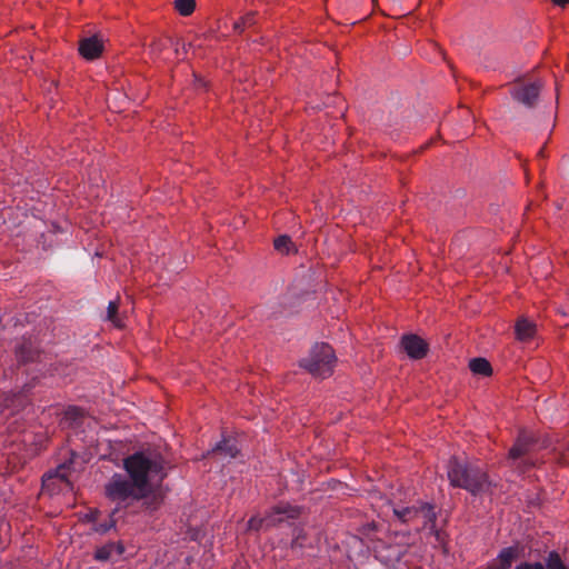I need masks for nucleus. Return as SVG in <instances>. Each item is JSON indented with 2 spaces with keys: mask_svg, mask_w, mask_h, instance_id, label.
Segmentation results:
<instances>
[{
  "mask_svg": "<svg viewBox=\"0 0 569 569\" xmlns=\"http://www.w3.org/2000/svg\"><path fill=\"white\" fill-rule=\"evenodd\" d=\"M130 477L116 475L106 487L107 496L114 501L139 500L153 495L162 481V460L153 452H136L124 459Z\"/></svg>",
  "mask_w": 569,
  "mask_h": 569,
  "instance_id": "f257e3e1",
  "label": "nucleus"
},
{
  "mask_svg": "<svg viewBox=\"0 0 569 569\" xmlns=\"http://www.w3.org/2000/svg\"><path fill=\"white\" fill-rule=\"evenodd\" d=\"M448 478L453 486L465 488L473 495L482 492L488 486L487 477L480 469L467 467L456 459L449 463Z\"/></svg>",
  "mask_w": 569,
  "mask_h": 569,
  "instance_id": "f03ea898",
  "label": "nucleus"
},
{
  "mask_svg": "<svg viewBox=\"0 0 569 569\" xmlns=\"http://www.w3.org/2000/svg\"><path fill=\"white\" fill-rule=\"evenodd\" d=\"M336 357L332 348L326 343H318L310 350L308 357L300 361V366L318 378H326L333 371Z\"/></svg>",
  "mask_w": 569,
  "mask_h": 569,
  "instance_id": "7ed1b4c3",
  "label": "nucleus"
},
{
  "mask_svg": "<svg viewBox=\"0 0 569 569\" xmlns=\"http://www.w3.org/2000/svg\"><path fill=\"white\" fill-rule=\"evenodd\" d=\"M76 456L72 457L69 465H60L56 470L49 471L42 479L43 490L49 493H53L56 491V487L58 490H62L70 485V470L71 466L76 465Z\"/></svg>",
  "mask_w": 569,
  "mask_h": 569,
  "instance_id": "20e7f679",
  "label": "nucleus"
},
{
  "mask_svg": "<svg viewBox=\"0 0 569 569\" xmlns=\"http://www.w3.org/2000/svg\"><path fill=\"white\" fill-rule=\"evenodd\" d=\"M298 513V509L288 505L278 506L264 518L252 517L248 521V528L251 530H259L263 527L273 526L282 521L284 518H293Z\"/></svg>",
  "mask_w": 569,
  "mask_h": 569,
  "instance_id": "39448f33",
  "label": "nucleus"
},
{
  "mask_svg": "<svg viewBox=\"0 0 569 569\" xmlns=\"http://www.w3.org/2000/svg\"><path fill=\"white\" fill-rule=\"evenodd\" d=\"M393 515L402 522H408L413 519H421L425 523L432 522L435 518L433 509L429 505H421L420 508L411 507H397L388 503Z\"/></svg>",
  "mask_w": 569,
  "mask_h": 569,
  "instance_id": "423d86ee",
  "label": "nucleus"
},
{
  "mask_svg": "<svg viewBox=\"0 0 569 569\" xmlns=\"http://www.w3.org/2000/svg\"><path fill=\"white\" fill-rule=\"evenodd\" d=\"M401 346L411 359H421L427 355L428 345L416 335H406L401 339Z\"/></svg>",
  "mask_w": 569,
  "mask_h": 569,
  "instance_id": "0eeeda50",
  "label": "nucleus"
},
{
  "mask_svg": "<svg viewBox=\"0 0 569 569\" xmlns=\"http://www.w3.org/2000/svg\"><path fill=\"white\" fill-rule=\"evenodd\" d=\"M540 86L531 83L527 86H519L511 91V96L515 100L523 103L525 106L531 107L538 98Z\"/></svg>",
  "mask_w": 569,
  "mask_h": 569,
  "instance_id": "6e6552de",
  "label": "nucleus"
},
{
  "mask_svg": "<svg viewBox=\"0 0 569 569\" xmlns=\"http://www.w3.org/2000/svg\"><path fill=\"white\" fill-rule=\"evenodd\" d=\"M103 44L97 37L83 39L80 42L79 51L80 54L89 60L96 59L102 52Z\"/></svg>",
  "mask_w": 569,
  "mask_h": 569,
  "instance_id": "1a4fd4ad",
  "label": "nucleus"
},
{
  "mask_svg": "<svg viewBox=\"0 0 569 569\" xmlns=\"http://www.w3.org/2000/svg\"><path fill=\"white\" fill-rule=\"evenodd\" d=\"M516 337L521 342H529L536 336V325L527 318H520L515 327Z\"/></svg>",
  "mask_w": 569,
  "mask_h": 569,
  "instance_id": "9d476101",
  "label": "nucleus"
},
{
  "mask_svg": "<svg viewBox=\"0 0 569 569\" xmlns=\"http://www.w3.org/2000/svg\"><path fill=\"white\" fill-rule=\"evenodd\" d=\"M123 546L120 542H112L102 546L96 551V559L104 561H116L123 552Z\"/></svg>",
  "mask_w": 569,
  "mask_h": 569,
  "instance_id": "9b49d317",
  "label": "nucleus"
},
{
  "mask_svg": "<svg viewBox=\"0 0 569 569\" xmlns=\"http://www.w3.org/2000/svg\"><path fill=\"white\" fill-rule=\"evenodd\" d=\"M529 446H530V438L525 433L520 435L519 438L517 439L516 443L509 451V458L511 460H516V459L520 458L528 451Z\"/></svg>",
  "mask_w": 569,
  "mask_h": 569,
  "instance_id": "f8f14e48",
  "label": "nucleus"
},
{
  "mask_svg": "<svg viewBox=\"0 0 569 569\" xmlns=\"http://www.w3.org/2000/svg\"><path fill=\"white\" fill-rule=\"evenodd\" d=\"M469 368L475 375L489 376L491 373V366L483 358H475L470 360Z\"/></svg>",
  "mask_w": 569,
  "mask_h": 569,
  "instance_id": "ddd939ff",
  "label": "nucleus"
},
{
  "mask_svg": "<svg viewBox=\"0 0 569 569\" xmlns=\"http://www.w3.org/2000/svg\"><path fill=\"white\" fill-rule=\"evenodd\" d=\"M517 557V548L508 547L500 551L498 556V561L500 565L499 569H508L511 566V562Z\"/></svg>",
  "mask_w": 569,
  "mask_h": 569,
  "instance_id": "4468645a",
  "label": "nucleus"
},
{
  "mask_svg": "<svg viewBox=\"0 0 569 569\" xmlns=\"http://www.w3.org/2000/svg\"><path fill=\"white\" fill-rule=\"evenodd\" d=\"M174 6L180 14L189 16L194 10L196 1L194 0H176Z\"/></svg>",
  "mask_w": 569,
  "mask_h": 569,
  "instance_id": "2eb2a0df",
  "label": "nucleus"
},
{
  "mask_svg": "<svg viewBox=\"0 0 569 569\" xmlns=\"http://www.w3.org/2000/svg\"><path fill=\"white\" fill-rule=\"evenodd\" d=\"M291 240L287 236H280L274 240V248L281 253H289L291 251Z\"/></svg>",
  "mask_w": 569,
  "mask_h": 569,
  "instance_id": "dca6fc26",
  "label": "nucleus"
},
{
  "mask_svg": "<svg viewBox=\"0 0 569 569\" xmlns=\"http://www.w3.org/2000/svg\"><path fill=\"white\" fill-rule=\"evenodd\" d=\"M118 303L116 301H110L107 311V318L116 326L122 327L121 320L117 317Z\"/></svg>",
  "mask_w": 569,
  "mask_h": 569,
  "instance_id": "f3484780",
  "label": "nucleus"
},
{
  "mask_svg": "<svg viewBox=\"0 0 569 569\" xmlns=\"http://www.w3.org/2000/svg\"><path fill=\"white\" fill-rule=\"evenodd\" d=\"M213 452L223 453L224 456H229V457L236 456V449L228 441H222L221 443H218L214 447Z\"/></svg>",
  "mask_w": 569,
  "mask_h": 569,
  "instance_id": "a211bd4d",
  "label": "nucleus"
},
{
  "mask_svg": "<svg viewBox=\"0 0 569 569\" xmlns=\"http://www.w3.org/2000/svg\"><path fill=\"white\" fill-rule=\"evenodd\" d=\"M547 569H566L557 553H550L547 561Z\"/></svg>",
  "mask_w": 569,
  "mask_h": 569,
  "instance_id": "6ab92c4d",
  "label": "nucleus"
},
{
  "mask_svg": "<svg viewBox=\"0 0 569 569\" xmlns=\"http://www.w3.org/2000/svg\"><path fill=\"white\" fill-rule=\"evenodd\" d=\"M379 557L381 558L382 561L391 563V562L399 561L402 557V552L400 551V549H392L389 555H387V556L380 555Z\"/></svg>",
  "mask_w": 569,
  "mask_h": 569,
  "instance_id": "aec40b11",
  "label": "nucleus"
},
{
  "mask_svg": "<svg viewBox=\"0 0 569 569\" xmlns=\"http://www.w3.org/2000/svg\"><path fill=\"white\" fill-rule=\"evenodd\" d=\"M80 416H81V411L78 408H69L66 411V419L67 420H71V421L76 422L77 418L80 417Z\"/></svg>",
  "mask_w": 569,
  "mask_h": 569,
  "instance_id": "412c9836",
  "label": "nucleus"
},
{
  "mask_svg": "<svg viewBox=\"0 0 569 569\" xmlns=\"http://www.w3.org/2000/svg\"><path fill=\"white\" fill-rule=\"evenodd\" d=\"M112 527H114V521L109 520L108 522L98 525L94 530L97 532L104 533V532L109 531Z\"/></svg>",
  "mask_w": 569,
  "mask_h": 569,
  "instance_id": "4be33fe9",
  "label": "nucleus"
},
{
  "mask_svg": "<svg viewBox=\"0 0 569 569\" xmlns=\"http://www.w3.org/2000/svg\"><path fill=\"white\" fill-rule=\"evenodd\" d=\"M250 21H251V17L242 18L234 23V29L238 31H241L242 28L244 27V24L249 23Z\"/></svg>",
  "mask_w": 569,
  "mask_h": 569,
  "instance_id": "5701e85b",
  "label": "nucleus"
},
{
  "mask_svg": "<svg viewBox=\"0 0 569 569\" xmlns=\"http://www.w3.org/2000/svg\"><path fill=\"white\" fill-rule=\"evenodd\" d=\"M517 569H543L541 563H522Z\"/></svg>",
  "mask_w": 569,
  "mask_h": 569,
  "instance_id": "b1692460",
  "label": "nucleus"
},
{
  "mask_svg": "<svg viewBox=\"0 0 569 569\" xmlns=\"http://www.w3.org/2000/svg\"><path fill=\"white\" fill-rule=\"evenodd\" d=\"M293 546L302 547V542H300V532L297 535V537L293 539Z\"/></svg>",
  "mask_w": 569,
  "mask_h": 569,
  "instance_id": "393cba45",
  "label": "nucleus"
},
{
  "mask_svg": "<svg viewBox=\"0 0 569 569\" xmlns=\"http://www.w3.org/2000/svg\"><path fill=\"white\" fill-rule=\"evenodd\" d=\"M552 2L557 6L563 7L569 2V0H552Z\"/></svg>",
  "mask_w": 569,
  "mask_h": 569,
  "instance_id": "a878e982",
  "label": "nucleus"
},
{
  "mask_svg": "<svg viewBox=\"0 0 569 569\" xmlns=\"http://www.w3.org/2000/svg\"><path fill=\"white\" fill-rule=\"evenodd\" d=\"M488 569H491L490 567Z\"/></svg>",
  "mask_w": 569,
  "mask_h": 569,
  "instance_id": "bb28decb",
  "label": "nucleus"
}]
</instances>
